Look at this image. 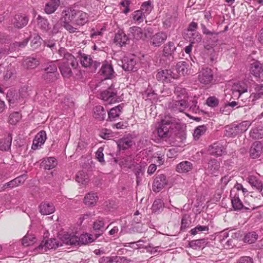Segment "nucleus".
I'll use <instances>...</instances> for the list:
<instances>
[{"mask_svg":"<svg viewBox=\"0 0 263 263\" xmlns=\"http://www.w3.org/2000/svg\"><path fill=\"white\" fill-rule=\"evenodd\" d=\"M88 18V14L83 11L67 8L63 11L61 20L64 28L72 33L87 23Z\"/></svg>","mask_w":263,"mask_h":263,"instance_id":"f257e3e1","label":"nucleus"},{"mask_svg":"<svg viewBox=\"0 0 263 263\" xmlns=\"http://www.w3.org/2000/svg\"><path fill=\"white\" fill-rule=\"evenodd\" d=\"M78 66V63L74 57L67 53L64 54L62 62L59 64V68L64 77L70 78L72 76L71 68L76 69Z\"/></svg>","mask_w":263,"mask_h":263,"instance_id":"f03ea898","label":"nucleus"},{"mask_svg":"<svg viewBox=\"0 0 263 263\" xmlns=\"http://www.w3.org/2000/svg\"><path fill=\"white\" fill-rule=\"evenodd\" d=\"M100 98L109 104L119 102V98L117 96V91L114 88L112 83H111L110 86L107 89L101 92Z\"/></svg>","mask_w":263,"mask_h":263,"instance_id":"7ed1b4c3","label":"nucleus"},{"mask_svg":"<svg viewBox=\"0 0 263 263\" xmlns=\"http://www.w3.org/2000/svg\"><path fill=\"white\" fill-rule=\"evenodd\" d=\"M63 246V243L54 238H50L48 240H43L40 245L35 248V250L39 253H43L48 250L55 249L59 247Z\"/></svg>","mask_w":263,"mask_h":263,"instance_id":"20e7f679","label":"nucleus"},{"mask_svg":"<svg viewBox=\"0 0 263 263\" xmlns=\"http://www.w3.org/2000/svg\"><path fill=\"white\" fill-rule=\"evenodd\" d=\"M213 70L208 67L202 68L198 75V81L204 85L211 84L213 80Z\"/></svg>","mask_w":263,"mask_h":263,"instance_id":"39448f33","label":"nucleus"},{"mask_svg":"<svg viewBox=\"0 0 263 263\" xmlns=\"http://www.w3.org/2000/svg\"><path fill=\"white\" fill-rule=\"evenodd\" d=\"M80 63L85 68H89L91 72H95L97 68L100 66V63L93 61L90 55L83 54L80 58Z\"/></svg>","mask_w":263,"mask_h":263,"instance_id":"423d86ee","label":"nucleus"},{"mask_svg":"<svg viewBox=\"0 0 263 263\" xmlns=\"http://www.w3.org/2000/svg\"><path fill=\"white\" fill-rule=\"evenodd\" d=\"M250 73L255 78L263 81V67L262 64L258 61H254L250 66Z\"/></svg>","mask_w":263,"mask_h":263,"instance_id":"0eeeda50","label":"nucleus"},{"mask_svg":"<svg viewBox=\"0 0 263 263\" xmlns=\"http://www.w3.org/2000/svg\"><path fill=\"white\" fill-rule=\"evenodd\" d=\"M167 38V35L165 32H159L151 36L149 43L154 47H159L166 40Z\"/></svg>","mask_w":263,"mask_h":263,"instance_id":"6e6552de","label":"nucleus"},{"mask_svg":"<svg viewBox=\"0 0 263 263\" xmlns=\"http://www.w3.org/2000/svg\"><path fill=\"white\" fill-rule=\"evenodd\" d=\"M156 79L161 82H168L172 79L176 78L175 74L171 70H160L158 71L156 76Z\"/></svg>","mask_w":263,"mask_h":263,"instance_id":"1a4fd4ad","label":"nucleus"},{"mask_svg":"<svg viewBox=\"0 0 263 263\" xmlns=\"http://www.w3.org/2000/svg\"><path fill=\"white\" fill-rule=\"evenodd\" d=\"M167 183L166 176L163 174H160L156 177L153 184V190L155 192H159Z\"/></svg>","mask_w":263,"mask_h":263,"instance_id":"9d476101","label":"nucleus"},{"mask_svg":"<svg viewBox=\"0 0 263 263\" xmlns=\"http://www.w3.org/2000/svg\"><path fill=\"white\" fill-rule=\"evenodd\" d=\"M46 138V134L45 131L42 130L39 132L33 140L32 148L34 150L40 148L45 143Z\"/></svg>","mask_w":263,"mask_h":263,"instance_id":"9b49d317","label":"nucleus"},{"mask_svg":"<svg viewBox=\"0 0 263 263\" xmlns=\"http://www.w3.org/2000/svg\"><path fill=\"white\" fill-rule=\"evenodd\" d=\"M187 103L186 100H173L169 105V107L175 111H183L187 107Z\"/></svg>","mask_w":263,"mask_h":263,"instance_id":"f8f14e48","label":"nucleus"},{"mask_svg":"<svg viewBox=\"0 0 263 263\" xmlns=\"http://www.w3.org/2000/svg\"><path fill=\"white\" fill-rule=\"evenodd\" d=\"M28 22V17L22 14H16L12 21L14 26L17 28H22L25 26Z\"/></svg>","mask_w":263,"mask_h":263,"instance_id":"ddd939ff","label":"nucleus"},{"mask_svg":"<svg viewBox=\"0 0 263 263\" xmlns=\"http://www.w3.org/2000/svg\"><path fill=\"white\" fill-rule=\"evenodd\" d=\"M136 58L134 57L131 58H124L122 61L123 69L127 71L136 70L137 67Z\"/></svg>","mask_w":263,"mask_h":263,"instance_id":"4468645a","label":"nucleus"},{"mask_svg":"<svg viewBox=\"0 0 263 263\" xmlns=\"http://www.w3.org/2000/svg\"><path fill=\"white\" fill-rule=\"evenodd\" d=\"M262 152V144L256 141L253 143L250 149V155L253 159L257 158L260 157Z\"/></svg>","mask_w":263,"mask_h":263,"instance_id":"2eb2a0df","label":"nucleus"},{"mask_svg":"<svg viewBox=\"0 0 263 263\" xmlns=\"http://www.w3.org/2000/svg\"><path fill=\"white\" fill-rule=\"evenodd\" d=\"M100 72L101 75H102L105 79H111L114 77L115 72L112 66L108 63L103 64Z\"/></svg>","mask_w":263,"mask_h":263,"instance_id":"dca6fc26","label":"nucleus"},{"mask_svg":"<svg viewBox=\"0 0 263 263\" xmlns=\"http://www.w3.org/2000/svg\"><path fill=\"white\" fill-rule=\"evenodd\" d=\"M99 236V234H96L93 236L88 233L82 234L78 237L79 245L90 243L97 239Z\"/></svg>","mask_w":263,"mask_h":263,"instance_id":"f3484780","label":"nucleus"},{"mask_svg":"<svg viewBox=\"0 0 263 263\" xmlns=\"http://www.w3.org/2000/svg\"><path fill=\"white\" fill-rule=\"evenodd\" d=\"M128 36L130 39L140 40L143 37L142 29L137 26L131 27L128 29Z\"/></svg>","mask_w":263,"mask_h":263,"instance_id":"a211bd4d","label":"nucleus"},{"mask_svg":"<svg viewBox=\"0 0 263 263\" xmlns=\"http://www.w3.org/2000/svg\"><path fill=\"white\" fill-rule=\"evenodd\" d=\"M61 240L63 243V246L64 244L70 246L79 245L78 237L74 235L69 234L68 233L65 234L61 238Z\"/></svg>","mask_w":263,"mask_h":263,"instance_id":"6ab92c4d","label":"nucleus"},{"mask_svg":"<svg viewBox=\"0 0 263 263\" xmlns=\"http://www.w3.org/2000/svg\"><path fill=\"white\" fill-rule=\"evenodd\" d=\"M177 47L173 42L170 41L164 44L163 47L162 55L165 57H173Z\"/></svg>","mask_w":263,"mask_h":263,"instance_id":"aec40b11","label":"nucleus"},{"mask_svg":"<svg viewBox=\"0 0 263 263\" xmlns=\"http://www.w3.org/2000/svg\"><path fill=\"white\" fill-rule=\"evenodd\" d=\"M39 210L42 215H47L53 213L55 211V208L52 203L43 202L40 204Z\"/></svg>","mask_w":263,"mask_h":263,"instance_id":"412c9836","label":"nucleus"},{"mask_svg":"<svg viewBox=\"0 0 263 263\" xmlns=\"http://www.w3.org/2000/svg\"><path fill=\"white\" fill-rule=\"evenodd\" d=\"M247 192L246 189L243 188L241 184L237 183L230 192V196L242 197Z\"/></svg>","mask_w":263,"mask_h":263,"instance_id":"4be33fe9","label":"nucleus"},{"mask_svg":"<svg viewBox=\"0 0 263 263\" xmlns=\"http://www.w3.org/2000/svg\"><path fill=\"white\" fill-rule=\"evenodd\" d=\"M193 168V164L187 161H182L178 164L176 167V170L179 173H187Z\"/></svg>","mask_w":263,"mask_h":263,"instance_id":"5701e85b","label":"nucleus"},{"mask_svg":"<svg viewBox=\"0 0 263 263\" xmlns=\"http://www.w3.org/2000/svg\"><path fill=\"white\" fill-rule=\"evenodd\" d=\"M179 120L170 115H165L161 120V124L163 126L170 127V129L172 128L176 124H178Z\"/></svg>","mask_w":263,"mask_h":263,"instance_id":"b1692460","label":"nucleus"},{"mask_svg":"<svg viewBox=\"0 0 263 263\" xmlns=\"http://www.w3.org/2000/svg\"><path fill=\"white\" fill-rule=\"evenodd\" d=\"M129 38L123 31H119L115 35L114 41L117 45L121 47L127 44Z\"/></svg>","mask_w":263,"mask_h":263,"instance_id":"393cba45","label":"nucleus"},{"mask_svg":"<svg viewBox=\"0 0 263 263\" xmlns=\"http://www.w3.org/2000/svg\"><path fill=\"white\" fill-rule=\"evenodd\" d=\"M249 184L255 189L261 192L262 190L263 184L261 181L256 176H250L248 178Z\"/></svg>","mask_w":263,"mask_h":263,"instance_id":"a878e982","label":"nucleus"},{"mask_svg":"<svg viewBox=\"0 0 263 263\" xmlns=\"http://www.w3.org/2000/svg\"><path fill=\"white\" fill-rule=\"evenodd\" d=\"M60 5L59 0H51L47 3L45 6V12L47 14L53 13L58 8Z\"/></svg>","mask_w":263,"mask_h":263,"instance_id":"bb28decb","label":"nucleus"},{"mask_svg":"<svg viewBox=\"0 0 263 263\" xmlns=\"http://www.w3.org/2000/svg\"><path fill=\"white\" fill-rule=\"evenodd\" d=\"M233 93H245L248 91V86L243 82H238L234 84L232 87Z\"/></svg>","mask_w":263,"mask_h":263,"instance_id":"cd10ccee","label":"nucleus"},{"mask_svg":"<svg viewBox=\"0 0 263 263\" xmlns=\"http://www.w3.org/2000/svg\"><path fill=\"white\" fill-rule=\"evenodd\" d=\"M39 65V60L32 57H28L23 62V65L27 69H34Z\"/></svg>","mask_w":263,"mask_h":263,"instance_id":"c85d7f7f","label":"nucleus"},{"mask_svg":"<svg viewBox=\"0 0 263 263\" xmlns=\"http://www.w3.org/2000/svg\"><path fill=\"white\" fill-rule=\"evenodd\" d=\"M27 177L26 175H21L20 176L15 179L12 180L11 181H9V182L7 183L5 186L9 187H14L18 186L19 185H21L23 184L25 180H26Z\"/></svg>","mask_w":263,"mask_h":263,"instance_id":"c756f323","label":"nucleus"},{"mask_svg":"<svg viewBox=\"0 0 263 263\" xmlns=\"http://www.w3.org/2000/svg\"><path fill=\"white\" fill-rule=\"evenodd\" d=\"M208 151L211 155L220 156L223 153V147L219 143H214L210 146Z\"/></svg>","mask_w":263,"mask_h":263,"instance_id":"7c9ffc66","label":"nucleus"},{"mask_svg":"<svg viewBox=\"0 0 263 263\" xmlns=\"http://www.w3.org/2000/svg\"><path fill=\"white\" fill-rule=\"evenodd\" d=\"M220 168V162L217 160H211L208 163V170L211 174L217 175Z\"/></svg>","mask_w":263,"mask_h":263,"instance_id":"2f4dec72","label":"nucleus"},{"mask_svg":"<svg viewBox=\"0 0 263 263\" xmlns=\"http://www.w3.org/2000/svg\"><path fill=\"white\" fill-rule=\"evenodd\" d=\"M98 200V197L96 193H89L86 195L84 199L85 204L88 205H94Z\"/></svg>","mask_w":263,"mask_h":263,"instance_id":"473e14b6","label":"nucleus"},{"mask_svg":"<svg viewBox=\"0 0 263 263\" xmlns=\"http://www.w3.org/2000/svg\"><path fill=\"white\" fill-rule=\"evenodd\" d=\"M93 116L99 120H103L106 117V111L104 107L100 105L96 106L93 109Z\"/></svg>","mask_w":263,"mask_h":263,"instance_id":"72a5a7b5","label":"nucleus"},{"mask_svg":"<svg viewBox=\"0 0 263 263\" xmlns=\"http://www.w3.org/2000/svg\"><path fill=\"white\" fill-rule=\"evenodd\" d=\"M189 65L184 61L178 62L176 65V70L179 76H184L188 71Z\"/></svg>","mask_w":263,"mask_h":263,"instance_id":"f704fd0d","label":"nucleus"},{"mask_svg":"<svg viewBox=\"0 0 263 263\" xmlns=\"http://www.w3.org/2000/svg\"><path fill=\"white\" fill-rule=\"evenodd\" d=\"M117 144L120 149L124 150L132 146V141L129 138H122L118 140Z\"/></svg>","mask_w":263,"mask_h":263,"instance_id":"c9c22d12","label":"nucleus"},{"mask_svg":"<svg viewBox=\"0 0 263 263\" xmlns=\"http://www.w3.org/2000/svg\"><path fill=\"white\" fill-rule=\"evenodd\" d=\"M250 136L253 139H261L263 137V127L259 126L253 128L250 133Z\"/></svg>","mask_w":263,"mask_h":263,"instance_id":"e433bc0d","label":"nucleus"},{"mask_svg":"<svg viewBox=\"0 0 263 263\" xmlns=\"http://www.w3.org/2000/svg\"><path fill=\"white\" fill-rule=\"evenodd\" d=\"M122 108L121 105H118L111 108L108 112V118L110 120H112L118 118L122 112Z\"/></svg>","mask_w":263,"mask_h":263,"instance_id":"4c0bfd02","label":"nucleus"},{"mask_svg":"<svg viewBox=\"0 0 263 263\" xmlns=\"http://www.w3.org/2000/svg\"><path fill=\"white\" fill-rule=\"evenodd\" d=\"M76 180L82 185H86L89 181L88 175L83 172H79L76 175Z\"/></svg>","mask_w":263,"mask_h":263,"instance_id":"58836bf2","label":"nucleus"},{"mask_svg":"<svg viewBox=\"0 0 263 263\" xmlns=\"http://www.w3.org/2000/svg\"><path fill=\"white\" fill-rule=\"evenodd\" d=\"M44 167L46 170H50L57 165L56 159L53 157H49L43 161Z\"/></svg>","mask_w":263,"mask_h":263,"instance_id":"ea45409f","label":"nucleus"},{"mask_svg":"<svg viewBox=\"0 0 263 263\" xmlns=\"http://www.w3.org/2000/svg\"><path fill=\"white\" fill-rule=\"evenodd\" d=\"M59 74L58 72H45L42 75V78L47 82H52L58 79Z\"/></svg>","mask_w":263,"mask_h":263,"instance_id":"a19ab883","label":"nucleus"},{"mask_svg":"<svg viewBox=\"0 0 263 263\" xmlns=\"http://www.w3.org/2000/svg\"><path fill=\"white\" fill-rule=\"evenodd\" d=\"M201 27L203 34L208 36V38L211 39L213 38L214 41L216 42L217 41L218 33L216 32L211 31L206 28L203 24H201Z\"/></svg>","mask_w":263,"mask_h":263,"instance_id":"79ce46f5","label":"nucleus"},{"mask_svg":"<svg viewBox=\"0 0 263 263\" xmlns=\"http://www.w3.org/2000/svg\"><path fill=\"white\" fill-rule=\"evenodd\" d=\"M37 27L41 29L47 31L49 29V23L47 20L38 16L37 18Z\"/></svg>","mask_w":263,"mask_h":263,"instance_id":"37998d69","label":"nucleus"},{"mask_svg":"<svg viewBox=\"0 0 263 263\" xmlns=\"http://www.w3.org/2000/svg\"><path fill=\"white\" fill-rule=\"evenodd\" d=\"M231 197V203L234 210L238 211L242 209L243 207L240 198L237 197L230 196Z\"/></svg>","mask_w":263,"mask_h":263,"instance_id":"c03bdc74","label":"nucleus"},{"mask_svg":"<svg viewBox=\"0 0 263 263\" xmlns=\"http://www.w3.org/2000/svg\"><path fill=\"white\" fill-rule=\"evenodd\" d=\"M170 127L163 126L161 124L160 126L157 129V134L161 138H166L169 136Z\"/></svg>","mask_w":263,"mask_h":263,"instance_id":"a18cd8bd","label":"nucleus"},{"mask_svg":"<svg viewBox=\"0 0 263 263\" xmlns=\"http://www.w3.org/2000/svg\"><path fill=\"white\" fill-rule=\"evenodd\" d=\"M21 119L22 115L19 112H14L10 115L8 122L12 125H15Z\"/></svg>","mask_w":263,"mask_h":263,"instance_id":"49530a36","label":"nucleus"},{"mask_svg":"<svg viewBox=\"0 0 263 263\" xmlns=\"http://www.w3.org/2000/svg\"><path fill=\"white\" fill-rule=\"evenodd\" d=\"M239 134L236 125L228 126L225 129V135L229 137H233Z\"/></svg>","mask_w":263,"mask_h":263,"instance_id":"de8ad7c7","label":"nucleus"},{"mask_svg":"<svg viewBox=\"0 0 263 263\" xmlns=\"http://www.w3.org/2000/svg\"><path fill=\"white\" fill-rule=\"evenodd\" d=\"M258 235L254 232H249L247 233L244 237V241L250 244L254 243L257 239Z\"/></svg>","mask_w":263,"mask_h":263,"instance_id":"09e8293b","label":"nucleus"},{"mask_svg":"<svg viewBox=\"0 0 263 263\" xmlns=\"http://www.w3.org/2000/svg\"><path fill=\"white\" fill-rule=\"evenodd\" d=\"M251 125L249 121H244L236 125L237 130L240 133L246 132Z\"/></svg>","mask_w":263,"mask_h":263,"instance_id":"8fccbe9b","label":"nucleus"},{"mask_svg":"<svg viewBox=\"0 0 263 263\" xmlns=\"http://www.w3.org/2000/svg\"><path fill=\"white\" fill-rule=\"evenodd\" d=\"M133 20L138 23H141L143 22L145 18V15L141 10L135 11L132 14Z\"/></svg>","mask_w":263,"mask_h":263,"instance_id":"3c124183","label":"nucleus"},{"mask_svg":"<svg viewBox=\"0 0 263 263\" xmlns=\"http://www.w3.org/2000/svg\"><path fill=\"white\" fill-rule=\"evenodd\" d=\"M11 139L9 138L1 140L0 141V149L5 151L9 150L11 145Z\"/></svg>","mask_w":263,"mask_h":263,"instance_id":"603ef678","label":"nucleus"},{"mask_svg":"<svg viewBox=\"0 0 263 263\" xmlns=\"http://www.w3.org/2000/svg\"><path fill=\"white\" fill-rule=\"evenodd\" d=\"M209 230L208 226L198 225L196 227L192 229L189 232L191 235H195L199 232L208 231Z\"/></svg>","mask_w":263,"mask_h":263,"instance_id":"864d4df0","label":"nucleus"},{"mask_svg":"<svg viewBox=\"0 0 263 263\" xmlns=\"http://www.w3.org/2000/svg\"><path fill=\"white\" fill-rule=\"evenodd\" d=\"M35 239V237H34L32 235H26L22 239V245L24 247L31 246L34 243Z\"/></svg>","mask_w":263,"mask_h":263,"instance_id":"5fc2aeb1","label":"nucleus"},{"mask_svg":"<svg viewBox=\"0 0 263 263\" xmlns=\"http://www.w3.org/2000/svg\"><path fill=\"white\" fill-rule=\"evenodd\" d=\"M206 128L205 126L202 125L197 127L194 130L193 136L195 139H199L205 132Z\"/></svg>","mask_w":263,"mask_h":263,"instance_id":"6e6d98bb","label":"nucleus"},{"mask_svg":"<svg viewBox=\"0 0 263 263\" xmlns=\"http://www.w3.org/2000/svg\"><path fill=\"white\" fill-rule=\"evenodd\" d=\"M219 101L214 96L209 97L206 101V104L211 107H215L219 104Z\"/></svg>","mask_w":263,"mask_h":263,"instance_id":"4d7b16f0","label":"nucleus"},{"mask_svg":"<svg viewBox=\"0 0 263 263\" xmlns=\"http://www.w3.org/2000/svg\"><path fill=\"white\" fill-rule=\"evenodd\" d=\"M42 39V38L36 35H35L31 41V46L33 49H36L41 45Z\"/></svg>","mask_w":263,"mask_h":263,"instance_id":"13d9d810","label":"nucleus"},{"mask_svg":"<svg viewBox=\"0 0 263 263\" xmlns=\"http://www.w3.org/2000/svg\"><path fill=\"white\" fill-rule=\"evenodd\" d=\"M176 22V19L175 17L169 16L163 21V25L165 28H168L171 26H174Z\"/></svg>","mask_w":263,"mask_h":263,"instance_id":"bf43d9fd","label":"nucleus"},{"mask_svg":"<svg viewBox=\"0 0 263 263\" xmlns=\"http://www.w3.org/2000/svg\"><path fill=\"white\" fill-rule=\"evenodd\" d=\"M130 2L129 0H123L120 2L121 9L123 13L127 14L129 12V6Z\"/></svg>","mask_w":263,"mask_h":263,"instance_id":"052dcab7","label":"nucleus"},{"mask_svg":"<svg viewBox=\"0 0 263 263\" xmlns=\"http://www.w3.org/2000/svg\"><path fill=\"white\" fill-rule=\"evenodd\" d=\"M45 72H57V66L54 62H50L48 64L47 67L43 69Z\"/></svg>","mask_w":263,"mask_h":263,"instance_id":"680f3d73","label":"nucleus"},{"mask_svg":"<svg viewBox=\"0 0 263 263\" xmlns=\"http://www.w3.org/2000/svg\"><path fill=\"white\" fill-rule=\"evenodd\" d=\"M144 172V169L141 166H138L135 170V174L137 177V182L138 184L142 180L141 176Z\"/></svg>","mask_w":263,"mask_h":263,"instance_id":"e2e57ef3","label":"nucleus"},{"mask_svg":"<svg viewBox=\"0 0 263 263\" xmlns=\"http://www.w3.org/2000/svg\"><path fill=\"white\" fill-rule=\"evenodd\" d=\"M118 258L117 256H103L99 260V263H113Z\"/></svg>","mask_w":263,"mask_h":263,"instance_id":"0e129e2a","label":"nucleus"},{"mask_svg":"<svg viewBox=\"0 0 263 263\" xmlns=\"http://www.w3.org/2000/svg\"><path fill=\"white\" fill-rule=\"evenodd\" d=\"M238 98L239 102V101H241L242 102V103L241 105H240L239 106H247L250 101V100H249L250 97H248V95L245 96L244 93H242V94L239 93L238 95Z\"/></svg>","mask_w":263,"mask_h":263,"instance_id":"69168bd1","label":"nucleus"},{"mask_svg":"<svg viewBox=\"0 0 263 263\" xmlns=\"http://www.w3.org/2000/svg\"><path fill=\"white\" fill-rule=\"evenodd\" d=\"M190 223V221L188 220V218L186 216H183L181 219L180 230L184 231L186 229L189 227Z\"/></svg>","mask_w":263,"mask_h":263,"instance_id":"338daca9","label":"nucleus"},{"mask_svg":"<svg viewBox=\"0 0 263 263\" xmlns=\"http://www.w3.org/2000/svg\"><path fill=\"white\" fill-rule=\"evenodd\" d=\"M103 148L99 147L96 153V157L101 163L104 162V154L103 153Z\"/></svg>","mask_w":263,"mask_h":263,"instance_id":"774afa93","label":"nucleus"}]
</instances>
